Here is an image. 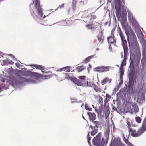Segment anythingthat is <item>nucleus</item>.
<instances>
[{
	"instance_id": "13d9d810",
	"label": "nucleus",
	"mask_w": 146,
	"mask_h": 146,
	"mask_svg": "<svg viewBox=\"0 0 146 146\" xmlns=\"http://www.w3.org/2000/svg\"><path fill=\"white\" fill-rule=\"evenodd\" d=\"M126 35H127V33H126Z\"/></svg>"
},
{
	"instance_id": "20e7f679",
	"label": "nucleus",
	"mask_w": 146,
	"mask_h": 146,
	"mask_svg": "<svg viewBox=\"0 0 146 146\" xmlns=\"http://www.w3.org/2000/svg\"><path fill=\"white\" fill-rule=\"evenodd\" d=\"M138 37L140 40V41L142 45L143 52L142 55L143 58H145L146 54V41L144 39L143 34L142 32H140L138 35Z\"/></svg>"
},
{
	"instance_id": "ea45409f",
	"label": "nucleus",
	"mask_w": 146,
	"mask_h": 146,
	"mask_svg": "<svg viewBox=\"0 0 146 146\" xmlns=\"http://www.w3.org/2000/svg\"><path fill=\"white\" fill-rule=\"evenodd\" d=\"M15 64L17 67H19L20 66V64L19 63H16Z\"/></svg>"
},
{
	"instance_id": "4d7b16f0",
	"label": "nucleus",
	"mask_w": 146,
	"mask_h": 146,
	"mask_svg": "<svg viewBox=\"0 0 146 146\" xmlns=\"http://www.w3.org/2000/svg\"><path fill=\"white\" fill-rule=\"evenodd\" d=\"M1 76H0V80H1Z\"/></svg>"
},
{
	"instance_id": "de8ad7c7",
	"label": "nucleus",
	"mask_w": 146,
	"mask_h": 146,
	"mask_svg": "<svg viewBox=\"0 0 146 146\" xmlns=\"http://www.w3.org/2000/svg\"><path fill=\"white\" fill-rule=\"evenodd\" d=\"M1 56H2V54H0V57H1Z\"/></svg>"
},
{
	"instance_id": "c756f323",
	"label": "nucleus",
	"mask_w": 146,
	"mask_h": 146,
	"mask_svg": "<svg viewBox=\"0 0 146 146\" xmlns=\"http://www.w3.org/2000/svg\"><path fill=\"white\" fill-rule=\"evenodd\" d=\"M145 58H142L141 61V65L143 66L144 65L145 62Z\"/></svg>"
},
{
	"instance_id": "b1692460",
	"label": "nucleus",
	"mask_w": 146,
	"mask_h": 146,
	"mask_svg": "<svg viewBox=\"0 0 146 146\" xmlns=\"http://www.w3.org/2000/svg\"><path fill=\"white\" fill-rule=\"evenodd\" d=\"M86 27L88 29H94V25L92 24H89L86 25Z\"/></svg>"
},
{
	"instance_id": "412c9836",
	"label": "nucleus",
	"mask_w": 146,
	"mask_h": 146,
	"mask_svg": "<svg viewBox=\"0 0 146 146\" xmlns=\"http://www.w3.org/2000/svg\"><path fill=\"white\" fill-rule=\"evenodd\" d=\"M33 66L35 67L37 69H44V67L42 66L35 65H34Z\"/></svg>"
},
{
	"instance_id": "a211bd4d",
	"label": "nucleus",
	"mask_w": 146,
	"mask_h": 146,
	"mask_svg": "<svg viewBox=\"0 0 146 146\" xmlns=\"http://www.w3.org/2000/svg\"><path fill=\"white\" fill-rule=\"evenodd\" d=\"M70 67L69 66H66L62 68L60 71L64 70L66 72H69L70 71Z\"/></svg>"
},
{
	"instance_id": "39448f33",
	"label": "nucleus",
	"mask_w": 146,
	"mask_h": 146,
	"mask_svg": "<svg viewBox=\"0 0 146 146\" xmlns=\"http://www.w3.org/2000/svg\"><path fill=\"white\" fill-rule=\"evenodd\" d=\"M101 134L99 133L96 136L94 137L93 140V144L96 146H104L105 141L102 139V141H100Z\"/></svg>"
},
{
	"instance_id": "bb28decb",
	"label": "nucleus",
	"mask_w": 146,
	"mask_h": 146,
	"mask_svg": "<svg viewBox=\"0 0 146 146\" xmlns=\"http://www.w3.org/2000/svg\"><path fill=\"white\" fill-rule=\"evenodd\" d=\"M126 65L125 60H124L121 63L120 68H123L124 66H125Z\"/></svg>"
},
{
	"instance_id": "a878e982",
	"label": "nucleus",
	"mask_w": 146,
	"mask_h": 146,
	"mask_svg": "<svg viewBox=\"0 0 146 146\" xmlns=\"http://www.w3.org/2000/svg\"><path fill=\"white\" fill-rule=\"evenodd\" d=\"M129 85H131L133 84L134 83V80L133 77H130L129 78Z\"/></svg>"
},
{
	"instance_id": "6e6552de",
	"label": "nucleus",
	"mask_w": 146,
	"mask_h": 146,
	"mask_svg": "<svg viewBox=\"0 0 146 146\" xmlns=\"http://www.w3.org/2000/svg\"><path fill=\"white\" fill-rule=\"evenodd\" d=\"M120 139H115L113 141H112L110 146H121Z\"/></svg>"
},
{
	"instance_id": "09e8293b",
	"label": "nucleus",
	"mask_w": 146,
	"mask_h": 146,
	"mask_svg": "<svg viewBox=\"0 0 146 146\" xmlns=\"http://www.w3.org/2000/svg\"><path fill=\"white\" fill-rule=\"evenodd\" d=\"M110 49H112L111 47H110Z\"/></svg>"
},
{
	"instance_id": "473e14b6",
	"label": "nucleus",
	"mask_w": 146,
	"mask_h": 146,
	"mask_svg": "<svg viewBox=\"0 0 146 146\" xmlns=\"http://www.w3.org/2000/svg\"><path fill=\"white\" fill-rule=\"evenodd\" d=\"M8 59L7 60H4L3 61V62L4 64L5 65H7L8 64Z\"/></svg>"
},
{
	"instance_id": "e433bc0d",
	"label": "nucleus",
	"mask_w": 146,
	"mask_h": 146,
	"mask_svg": "<svg viewBox=\"0 0 146 146\" xmlns=\"http://www.w3.org/2000/svg\"><path fill=\"white\" fill-rule=\"evenodd\" d=\"M8 64H13L14 62H13L12 60H8Z\"/></svg>"
},
{
	"instance_id": "603ef678",
	"label": "nucleus",
	"mask_w": 146,
	"mask_h": 146,
	"mask_svg": "<svg viewBox=\"0 0 146 146\" xmlns=\"http://www.w3.org/2000/svg\"><path fill=\"white\" fill-rule=\"evenodd\" d=\"M109 96V98H110V97H111V96H110V95H109V96Z\"/></svg>"
},
{
	"instance_id": "aec40b11",
	"label": "nucleus",
	"mask_w": 146,
	"mask_h": 146,
	"mask_svg": "<svg viewBox=\"0 0 146 146\" xmlns=\"http://www.w3.org/2000/svg\"><path fill=\"white\" fill-rule=\"evenodd\" d=\"M120 78L121 80L123 78L122 77L124 73V70H123V68H120Z\"/></svg>"
},
{
	"instance_id": "4468645a",
	"label": "nucleus",
	"mask_w": 146,
	"mask_h": 146,
	"mask_svg": "<svg viewBox=\"0 0 146 146\" xmlns=\"http://www.w3.org/2000/svg\"><path fill=\"white\" fill-rule=\"evenodd\" d=\"M94 70L100 72H103V66H101L96 67L94 69Z\"/></svg>"
},
{
	"instance_id": "2eb2a0df",
	"label": "nucleus",
	"mask_w": 146,
	"mask_h": 146,
	"mask_svg": "<svg viewBox=\"0 0 146 146\" xmlns=\"http://www.w3.org/2000/svg\"><path fill=\"white\" fill-rule=\"evenodd\" d=\"M110 131V126L109 125H108L107 126V128L105 130L104 132V135L106 137H108Z\"/></svg>"
},
{
	"instance_id": "5fc2aeb1",
	"label": "nucleus",
	"mask_w": 146,
	"mask_h": 146,
	"mask_svg": "<svg viewBox=\"0 0 146 146\" xmlns=\"http://www.w3.org/2000/svg\"><path fill=\"white\" fill-rule=\"evenodd\" d=\"M92 106L93 107V108H94V106L93 105H92Z\"/></svg>"
},
{
	"instance_id": "cd10ccee",
	"label": "nucleus",
	"mask_w": 146,
	"mask_h": 146,
	"mask_svg": "<svg viewBox=\"0 0 146 146\" xmlns=\"http://www.w3.org/2000/svg\"><path fill=\"white\" fill-rule=\"evenodd\" d=\"M85 107L86 110L89 111H91L92 110V108H90L89 107L87 104H85Z\"/></svg>"
},
{
	"instance_id": "0eeeda50",
	"label": "nucleus",
	"mask_w": 146,
	"mask_h": 146,
	"mask_svg": "<svg viewBox=\"0 0 146 146\" xmlns=\"http://www.w3.org/2000/svg\"><path fill=\"white\" fill-rule=\"evenodd\" d=\"M118 33H119V35L122 42V45L123 46H125L127 44V41L125 39V36L123 33H122L121 29L119 27L118 29Z\"/></svg>"
},
{
	"instance_id": "bf43d9fd",
	"label": "nucleus",
	"mask_w": 146,
	"mask_h": 146,
	"mask_svg": "<svg viewBox=\"0 0 146 146\" xmlns=\"http://www.w3.org/2000/svg\"><path fill=\"white\" fill-rule=\"evenodd\" d=\"M42 71V72H43V71H42H42Z\"/></svg>"
},
{
	"instance_id": "f704fd0d",
	"label": "nucleus",
	"mask_w": 146,
	"mask_h": 146,
	"mask_svg": "<svg viewBox=\"0 0 146 146\" xmlns=\"http://www.w3.org/2000/svg\"><path fill=\"white\" fill-rule=\"evenodd\" d=\"M76 0H73L72 2V6L73 7H75L76 6Z\"/></svg>"
},
{
	"instance_id": "9b49d317",
	"label": "nucleus",
	"mask_w": 146,
	"mask_h": 146,
	"mask_svg": "<svg viewBox=\"0 0 146 146\" xmlns=\"http://www.w3.org/2000/svg\"><path fill=\"white\" fill-rule=\"evenodd\" d=\"M107 38L108 42L109 43H110L112 44H115V40L113 36H111L108 37Z\"/></svg>"
},
{
	"instance_id": "79ce46f5",
	"label": "nucleus",
	"mask_w": 146,
	"mask_h": 146,
	"mask_svg": "<svg viewBox=\"0 0 146 146\" xmlns=\"http://www.w3.org/2000/svg\"><path fill=\"white\" fill-rule=\"evenodd\" d=\"M64 5V4H62L61 5H59V7H63Z\"/></svg>"
},
{
	"instance_id": "c03bdc74",
	"label": "nucleus",
	"mask_w": 146,
	"mask_h": 146,
	"mask_svg": "<svg viewBox=\"0 0 146 146\" xmlns=\"http://www.w3.org/2000/svg\"><path fill=\"white\" fill-rule=\"evenodd\" d=\"M135 44H136V46H137V47L138 46V44L136 42Z\"/></svg>"
},
{
	"instance_id": "c85d7f7f",
	"label": "nucleus",
	"mask_w": 146,
	"mask_h": 146,
	"mask_svg": "<svg viewBox=\"0 0 146 146\" xmlns=\"http://www.w3.org/2000/svg\"><path fill=\"white\" fill-rule=\"evenodd\" d=\"M126 122L127 125V127L129 128H129H130V127L131 126V125L129 119H127L126 120Z\"/></svg>"
},
{
	"instance_id": "a19ab883",
	"label": "nucleus",
	"mask_w": 146,
	"mask_h": 146,
	"mask_svg": "<svg viewBox=\"0 0 146 146\" xmlns=\"http://www.w3.org/2000/svg\"><path fill=\"white\" fill-rule=\"evenodd\" d=\"M3 89V88L0 86V92H1L2 90Z\"/></svg>"
},
{
	"instance_id": "393cba45",
	"label": "nucleus",
	"mask_w": 146,
	"mask_h": 146,
	"mask_svg": "<svg viewBox=\"0 0 146 146\" xmlns=\"http://www.w3.org/2000/svg\"><path fill=\"white\" fill-rule=\"evenodd\" d=\"M111 68L110 66L104 67L103 66V72L109 71Z\"/></svg>"
},
{
	"instance_id": "f8f14e48",
	"label": "nucleus",
	"mask_w": 146,
	"mask_h": 146,
	"mask_svg": "<svg viewBox=\"0 0 146 146\" xmlns=\"http://www.w3.org/2000/svg\"><path fill=\"white\" fill-rule=\"evenodd\" d=\"M88 115L90 117V120L92 121H94L96 119V115L94 113L88 112Z\"/></svg>"
},
{
	"instance_id": "a18cd8bd",
	"label": "nucleus",
	"mask_w": 146,
	"mask_h": 146,
	"mask_svg": "<svg viewBox=\"0 0 146 146\" xmlns=\"http://www.w3.org/2000/svg\"><path fill=\"white\" fill-rule=\"evenodd\" d=\"M31 82L32 83H35V81H32V82Z\"/></svg>"
},
{
	"instance_id": "37998d69",
	"label": "nucleus",
	"mask_w": 146,
	"mask_h": 146,
	"mask_svg": "<svg viewBox=\"0 0 146 146\" xmlns=\"http://www.w3.org/2000/svg\"><path fill=\"white\" fill-rule=\"evenodd\" d=\"M140 82H141V84H142L143 85H144V83L143 82H142V81Z\"/></svg>"
},
{
	"instance_id": "423d86ee",
	"label": "nucleus",
	"mask_w": 146,
	"mask_h": 146,
	"mask_svg": "<svg viewBox=\"0 0 146 146\" xmlns=\"http://www.w3.org/2000/svg\"><path fill=\"white\" fill-rule=\"evenodd\" d=\"M37 9L38 15L42 17L43 14L42 9L40 6V2L39 0H34Z\"/></svg>"
},
{
	"instance_id": "f3484780",
	"label": "nucleus",
	"mask_w": 146,
	"mask_h": 146,
	"mask_svg": "<svg viewBox=\"0 0 146 146\" xmlns=\"http://www.w3.org/2000/svg\"><path fill=\"white\" fill-rule=\"evenodd\" d=\"M133 107L134 108L135 112H138L139 111V109L138 106L135 102L132 103Z\"/></svg>"
},
{
	"instance_id": "c9c22d12",
	"label": "nucleus",
	"mask_w": 146,
	"mask_h": 146,
	"mask_svg": "<svg viewBox=\"0 0 146 146\" xmlns=\"http://www.w3.org/2000/svg\"><path fill=\"white\" fill-rule=\"evenodd\" d=\"M130 66H133V64L132 62V60H131V58H130Z\"/></svg>"
},
{
	"instance_id": "1a4fd4ad",
	"label": "nucleus",
	"mask_w": 146,
	"mask_h": 146,
	"mask_svg": "<svg viewBox=\"0 0 146 146\" xmlns=\"http://www.w3.org/2000/svg\"><path fill=\"white\" fill-rule=\"evenodd\" d=\"M92 125H90V127L92 129H93V128H95V127L97 128L99 127L100 125V122L98 121H92Z\"/></svg>"
},
{
	"instance_id": "9d476101",
	"label": "nucleus",
	"mask_w": 146,
	"mask_h": 146,
	"mask_svg": "<svg viewBox=\"0 0 146 146\" xmlns=\"http://www.w3.org/2000/svg\"><path fill=\"white\" fill-rule=\"evenodd\" d=\"M141 54L140 53V52L139 49H138L136 53L135 54V56H134V59H137V61L138 62H139L140 61V60L141 58Z\"/></svg>"
},
{
	"instance_id": "ddd939ff",
	"label": "nucleus",
	"mask_w": 146,
	"mask_h": 146,
	"mask_svg": "<svg viewBox=\"0 0 146 146\" xmlns=\"http://www.w3.org/2000/svg\"><path fill=\"white\" fill-rule=\"evenodd\" d=\"M111 81V79H109L108 78L106 77L101 81V83L102 85H104L108 81L110 82Z\"/></svg>"
},
{
	"instance_id": "6e6d98bb",
	"label": "nucleus",
	"mask_w": 146,
	"mask_h": 146,
	"mask_svg": "<svg viewBox=\"0 0 146 146\" xmlns=\"http://www.w3.org/2000/svg\"><path fill=\"white\" fill-rule=\"evenodd\" d=\"M89 133H88V135H89Z\"/></svg>"
},
{
	"instance_id": "4c0bfd02",
	"label": "nucleus",
	"mask_w": 146,
	"mask_h": 146,
	"mask_svg": "<svg viewBox=\"0 0 146 146\" xmlns=\"http://www.w3.org/2000/svg\"><path fill=\"white\" fill-rule=\"evenodd\" d=\"M109 113H110V111L108 110L107 111V112H106L105 113V114L106 117L107 115L108 116L109 115Z\"/></svg>"
},
{
	"instance_id": "7ed1b4c3",
	"label": "nucleus",
	"mask_w": 146,
	"mask_h": 146,
	"mask_svg": "<svg viewBox=\"0 0 146 146\" xmlns=\"http://www.w3.org/2000/svg\"><path fill=\"white\" fill-rule=\"evenodd\" d=\"M128 19L129 21L132 23V25L134 26L135 31L137 35H138L140 32H142L141 29L139 28L138 24L135 19L133 17L132 14L129 11H128Z\"/></svg>"
},
{
	"instance_id": "4be33fe9",
	"label": "nucleus",
	"mask_w": 146,
	"mask_h": 146,
	"mask_svg": "<svg viewBox=\"0 0 146 146\" xmlns=\"http://www.w3.org/2000/svg\"><path fill=\"white\" fill-rule=\"evenodd\" d=\"M85 68V67L83 66H78V67H77V70L79 72L82 71L83 70H84Z\"/></svg>"
},
{
	"instance_id": "8fccbe9b",
	"label": "nucleus",
	"mask_w": 146,
	"mask_h": 146,
	"mask_svg": "<svg viewBox=\"0 0 146 146\" xmlns=\"http://www.w3.org/2000/svg\"><path fill=\"white\" fill-rule=\"evenodd\" d=\"M139 86H140V87H141V86H140V84H139Z\"/></svg>"
},
{
	"instance_id": "6ab92c4d",
	"label": "nucleus",
	"mask_w": 146,
	"mask_h": 146,
	"mask_svg": "<svg viewBox=\"0 0 146 146\" xmlns=\"http://www.w3.org/2000/svg\"><path fill=\"white\" fill-rule=\"evenodd\" d=\"M91 132V134L92 136H94L96 134L98 131V129H97L94 128Z\"/></svg>"
},
{
	"instance_id": "f03ea898",
	"label": "nucleus",
	"mask_w": 146,
	"mask_h": 146,
	"mask_svg": "<svg viewBox=\"0 0 146 146\" xmlns=\"http://www.w3.org/2000/svg\"><path fill=\"white\" fill-rule=\"evenodd\" d=\"M116 14L117 17L119 19L120 18L123 17L126 14V9L125 6L121 4L120 0H115Z\"/></svg>"
},
{
	"instance_id": "dca6fc26",
	"label": "nucleus",
	"mask_w": 146,
	"mask_h": 146,
	"mask_svg": "<svg viewBox=\"0 0 146 146\" xmlns=\"http://www.w3.org/2000/svg\"><path fill=\"white\" fill-rule=\"evenodd\" d=\"M98 42L99 43H102L104 37L103 36V34L102 33H101L100 35L98 36Z\"/></svg>"
},
{
	"instance_id": "72a5a7b5",
	"label": "nucleus",
	"mask_w": 146,
	"mask_h": 146,
	"mask_svg": "<svg viewBox=\"0 0 146 146\" xmlns=\"http://www.w3.org/2000/svg\"><path fill=\"white\" fill-rule=\"evenodd\" d=\"M100 104L102 103L103 102V99L101 97H99V101Z\"/></svg>"
},
{
	"instance_id": "49530a36",
	"label": "nucleus",
	"mask_w": 146,
	"mask_h": 146,
	"mask_svg": "<svg viewBox=\"0 0 146 146\" xmlns=\"http://www.w3.org/2000/svg\"><path fill=\"white\" fill-rule=\"evenodd\" d=\"M123 3H125V1L124 0H123Z\"/></svg>"
},
{
	"instance_id": "f257e3e1",
	"label": "nucleus",
	"mask_w": 146,
	"mask_h": 146,
	"mask_svg": "<svg viewBox=\"0 0 146 146\" xmlns=\"http://www.w3.org/2000/svg\"><path fill=\"white\" fill-rule=\"evenodd\" d=\"M72 76V74H68L65 77L66 79L71 80L78 86H89L88 81L85 80V76H78L79 79H77L76 78L73 77Z\"/></svg>"
},
{
	"instance_id": "5701e85b",
	"label": "nucleus",
	"mask_w": 146,
	"mask_h": 146,
	"mask_svg": "<svg viewBox=\"0 0 146 146\" xmlns=\"http://www.w3.org/2000/svg\"><path fill=\"white\" fill-rule=\"evenodd\" d=\"M93 57V56H91L88 57L83 62L85 63H87L90 61V60Z\"/></svg>"
},
{
	"instance_id": "7c9ffc66",
	"label": "nucleus",
	"mask_w": 146,
	"mask_h": 146,
	"mask_svg": "<svg viewBox=\"0 0 146 146\" xmlns=\"http://www.w3.org/2000/svg\"><path fill=\"white\" fill-rule=\"evenodd\" d=\"M135 119H136V122H137L138 123H140L141 122V119L140 117H136L135 118Z\"/></svg>"
},
{
	"instance_id": "3c124183",
	"label": "nucleus",
	"mask_w": 146,
	"mask_h": 146,
	"mask_svg": "<svg viewBox=\"0 0 146 146\" xmlns=\"http://www.w3.org/2000/svg\"><path fill=\"white\" fill-rule=\"evenodd\" d=\"M83 118L84 119H85V118H84V117H83Z\"/></svg>"
},
{
	"instance_id": "2f4dec72",
	"label": "nucleus",
	"mask_w": 146,
	"mask_h": 146,
	"mask_svg": "<svg viewBox=\"0 0 146 146\" xmlns=\"http://www.w3.org/2000/svg\"><path fill=\"white\" fill-rule=\"evenodd\" d=\"M94 89L95 91L97 92H101V90L100 89L97 87H95Z\"/></svg>"
},
{
	"instance_id": "58836bf2",
	"label": "nucleus",
	"mask_w": 146,
	"mask_h": 146,
	"mask_svg": "<svg viewBox=\"0 0 146 146\" xmlns=\"http://www.w3.org/2000/svg\"><path fill=\"white\" fill-rule=\"evenodd\" d=\"M91 138L90 137H88V143L89 144H90V141Z\"/></svg>"
},
{
	"instance_id": "864d4df0",
	"label": "nucleus",
	"mask_w": 146,
	"mask_h": 146,
	"mask_svg": "<svg viewBox=\"0 0 146 146\" xmlns=\"http://www.w3.org/2000/svg\"><path fill=\"white\" fill-rule=\"evenodd\" d=\"M83 104H82V106H81V107H82V106H83Z\"/></svg>"
}]
</instances>
